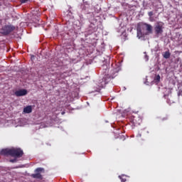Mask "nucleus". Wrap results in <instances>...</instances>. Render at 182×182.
Returning a JSON list of instances; mask_svg holds the SVG:
<instances>
[{
    "label": "nucleus",
    "instance_id": "f3484780",
    "mask_svg": "<svg viewBox=\"0 0 182 182\" xmlns=\"http://www.w3.org/2000/svg\"><path fill=\"white\" fill-rule=\"evenodd\" d=\"M148 15H149V16L150 18H151V16H153V15H154V14L153 13V11H149V12L148 13Z\"/></svg>",
    "mask_w": 182,
    "mask_h": 182
},
{
    "label": "nucleus",
    "instance_id": "412c9836",
    "mask_svg": "<svg viewBox=\"0 0 182 182\" xmlns=\"http://www.w3.org/2000/svg\"><path fill=\"white\" fill-rule=\"evenodd\" d=\"M178 96H181V92H179L178 93Z\"/></svg>",
    "mask_w": 182,
    "mask_h": 182
},
{
    "label": "nucleus",
    "instance_id": "20e7f679",
    "mask_svg": "<svg viewBox=\"0 0 182 182\" xmlns=\"http://www.w3.org/2000/svg\"><path fill=\"white\" fill-rule=\"evenodd\" d=\"M15 96L21 97V96H26L28 95V90L26 89L18 90L14 92Z\"/></svg>",
    "mask_w": 182,
    "mask_h": 182
},
{
    "label": "nucleus",
    "instance_id": "39448f33",
    "mask_svg": "<svg viewBox=\"0 0 182 182\" xmlns=\"http://www.w3.org/2000/svg\"><path fill=\"white\" fill-rule=\"evenodd\" d=\"M142 28L143 29H146L147 32L145 33V35H150L151 33H153V26H151V25L145 23H144Z\"/></svg>",
    "mask_w": 182,
    "mask_h": 182
},
{
    "label": "nucleus",
    "instance_id": "4468645a",
    "mask_svg": "<svg viewBox=\"0 0 182 182\" xmlns=\"http://www.w3.org/2000/svg\"><path fill=\"white\" fill-rule=\"evenodd\" d=\"M42 171H45V169L43 168H37L35 170V173H42Z\"/></svg>",
    "mask_w": 182,
    "mask_h": 182
},
{
    "label": "nucleus",
    "instance_id": "f8f14e48",
    "mask_svg": "<svg viewBox=\"0 0 182 182\" xmlns=\"http://www.w3.org/2000/svg\"><path fill=\"white\" fill-rule=\"evenodd\" d=\"M163 56L164 59H169L170 56H171V54L170 53L169 51H166L164 54Z\"/></svg>",
    "mask_w": 182,
    "mask_h": 182
},
{
    "label": "nucleus",
    "instance_id": "9b49d317",
    "mask_svg": "<svg viewBox=\"0 0 182 182\" xmlns=\"http://www.w3.org/2000/svg\"><path fill=\"white\" fill-rule=\"evenodd\" d=\"M143 36H144V34L141 32V29L137 28V37L139 39H140V38H143Z\"/></svg>",
    "mask_w": 182,
    "mask_h": 182
},
{
    "label": "nucleus",
    "instance_id": "ddd939ff",
    "mask_svg": "<svg viewBox=\"0 0 182 182\" xmlns=\"http://www.w3.org/2000/svg\"><path fill=\"white\" fill-rule=\"evenodd\" d=\"M119 178H120L122 182H126L127 181V179H126V176H124V175L122 176H119Z\"/></svg>",
    "mask_w": 182,
    "mask_h": 182
},
{
    "label": "nucleus",
    "instance_id": "7ed1b4c3",
    "mask_svg": "<svg viewBox=\"0 0 182 182\" xmlns=\"http://www.w3.org/2000/svg\"><path fill=\"white\" fill-rule=\"evenodd\" d=\"M23 156V151L21 148L11 149V157H22Z\"/></svg>",
    "mask_w": 182,
    "mask_h": 182
},
{
    "label": "nucleus",
    "instance_id": "6ab92c4d",
    "mask_svg": "<svg viewBox=\"0 0 182 182\" xmlns=\"http://www.w3.org/2000/svg\"><path fill=\"white\" fill-rule=\"evenodd\" d=\"M11 163H16V159H11L10 160Z\"/></svg>",
    "mask_w": 182,
    "mask_h": 182
},
{
    "label": "nucleus",
    "instance_id": "423d86ee",
    "mask_svg": "<svg viewBox=\"0 0 182 182\" xmlns=\"http://www.w3.org/2000/svg\"><path fill=\"white\" fill-rule=\"evenodd\" d=\"M11 150H12V149H2L0 151V154H1V156H6L8 157V156H11Z\"/></svg>",
    "mask_w": 182,
    "mask_h": 182
},
{
    "label": "nucleus",
    "instance_id": "aec40b11",
    "mask_svg": "<svg viewBox=\"0 0 182 182\" xmlns=\"http://www.w3.org/2000/svg\"><path fill=\"white\" fill-rule=\"evenodd\" d=\"M145 59H146V60H149V56H148V55H145Z\"/></svg>",
    "mask_w": 182,
    "mask_h": 182
},
{
    "label": "nucleus",
    "instance_id": "2eb2a0df",
    "mask_svg": "<svg viewBox=\"0 0 182 182\" xmlns=\"http://www.w3.org/2000/svg\"><path fill=\"white\" fill-rule=\"evenodd\" d=\"M154 80L157 82H160V75H156L154 77Z\"/></svg>",
    "mask_w": 182,
    "mask_h": 182
},
{
    "label": "nucleus",
    "instance_id": "0eeeda50",
    "mask_svg": "<svg viewBox=\"0 0 182 182\" xmlns=\"http://www.w3.org/2000/svg\"><path fill=\"white\" fill-rule=\"evenodd\" d=\"M130 120L134 126H137V124H140V118L137 117H131Z\"/></svg>",
    "mask_w": 182,
    "mask_h": 182
},
{
    "label": "nucleus",
    "instance_id": "f257e3e1",
    "mask_svg": "<svg viewBox=\"0 0 182 182\" xmlns=\"http://www.w3.org/2000/svg\"><path fill=\"white\" fill-rule=\"evenodd\" d=\"M14 31H15V26L12 25H6L1 28V35L6 36L9 35V33H11V32H14Z\"/></svg>",
    "mask_w": 182,
    "mask_h": 182
},
{
    "label": "nucleus",
    "instance_id": "a211bd4d",
    "mask_svg": "<svg viewBox=\"0 0 182 182\" xmlns=\"http://www.w3.org/2000/svg\"><path fill=\"white\" fill-rule=\"evenodd\" d=\"M29 0H20L21 4H26Z\"/></svg>",
    "mask_w": 182,
    "mask_h": 182
},
{
    "label": "nucleus",
    "instance_id": "9d476101",
    "mask_svg": "<svg viewBox=\"0 0 182 182\" xmlns=\"http://www.w3.org/2000/svg\"><path fill=\"white\" fill-rule=\"evenodd\" d=\"M88 32L90 34L93 33V32H96V26H95V24L91 23L90 25V27L88 28Z\"/></svg>",
    "mask_w": 182,
    "mask_h": 182
},
{
    "label": "nucleus",
    "instance_id": "1a4fd4ad",
    "mask_svg": "<svg viewBox=\"0 0 182 182\" xmlns=\"http://www.w3.org/2000/svg\"><path fill=\"white\" fill-rule=\"evenodd\" d=\"M31 177L33 178H38V180H42L43 178V176H42V174L38 172H36V173L31 174Z\"/></svg>",
    "mask_w": 182,
    "mask_h": 182
},
{
    "label": "nucleus",
    "instance_id": "f03ea898",
    "mask_svg": "<svg viewBox=\"0 0 182 182\" xmlns=\"http://www.w3.org/2000/svg\"><path fill=\"white\" fill-rule=\"evenodd\" d=\"M164 23L161 21H159L156 23L154 27L156 35H161V33H163V29L164 28Z\"/></svg>",
    "mask_w": 182,
    "mask_h": 182
},
{
    "label": "nucleus",
    "instance_id": "6e6552de",
    "mask_svg": "<svg viewBox=\"0 0 182 182\" xmlns=\"http://www.w3.org/2000/svg\"><path fill=\"white\" fill-rule=\"evenodd\" d=\"M33 110L32 106L31 105H28L26 106V107L23 108V113L29 114V113H31Z\"/></svg>",
    "mask_w": 182,
    "mask_h": 182
},
{
    "label": "nucleus",
    "instance_id": "dca6fc26",
    "mask_svg": "<svg viewBox=\"0 0 182 182\" xmlns=\"http://www.w3.org/2000/svg\"><path fill=\"white\" fill-rule=\"evenodd\" d=\"M82 2L84 4V5H85V6H87V8H89V5H90V4L89 3V1H86L85 0H82Z\"/></svg>",
    "mask_w": 182,
    "mask_h": 182
},
{
    "label": "nucleus",
    "instance_id": "4be33fe9",
    "mask_svg": "<svg viewBox=\"0 0 182 182\" xmlns=\"http://www.w3.org/2000/svg\"><path fill=\"white\" fill-rule=\"evenodd\" d=\"M0 24H1V20H0Z\"/></svg>",
    "mask_w": 182,
    "mask_h": 182
}]
</instances>
